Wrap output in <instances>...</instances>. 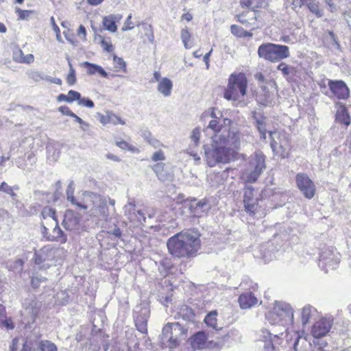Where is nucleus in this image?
<instances>
[{
    "mask_svg": "<svg viewBox=\"0 0 351 351\" xmlns=\"http://www.w3.org/2000/svg\"><path fill=\"white\" fill-rule=\"evenodd\" d=\"M243 29H244L243 27L237 25H232L230 27L231 33L233 35L240 38H241V34L243 33Z\"/></svg>",
    "mask_w": 351,
    "mask_h": 351,
    "instance_id": "obj_53",
    "label": "nucleus"
},
{
    "mask_svg": "<svg viewBox=\"0 0 351 351\" xmlns=\"http://www.w3.org/2000/svg\"><path fill=\"white\" fill-rule=\"evenodd\" d=\"M68 97L69 98L70 103L77 101L78 104L81 97V94L76 90H70L68 93Z\"/></svg>",
    "mask_w": 351,
    "mask_h": 351,
    "instance_id": "obj_49",
    "label": "nucleus"
},
{
    "mask_svg": "<svg viewBox=\"0 0 351 351\" xmlns=\"http://www.w3.org/2000/svg\"><path fill=\"white\" fill-rule=\"evenodd\" d=\"M131 19H132V14H129V16L127 17L122 28H121V30L123 32H125V31H128V30H131L134 28V26L132 25V23L131 21Z\"/></svg>",
    "mask_w": 351,
    "mask_h": 351,
    "instance_id": "obj_54",
    "label": "nucleus"
},
{
    "mask_svg": "<svg viewBox=\"0 0 351 351\" xmlns=\"http://www.w3.org/2000/svg\"><path fill=\"white\" fill-rule=\"evenodd\" d=\"M217 313L216 311H213L208 313L204 318L205 324L211 327L213 329L215 330V333L216 335V339H225L226 336H229V332L226 333L223 330V328L221 326H218L217 323Z\"/></svg>",
    "mask_w": 351,
    "mask_h": 351,
    "instance_id": "obj_20",
    "label": "nucleus"
},
{
    "mask_svg": "<svg viewBox=\"0 0 351 351\" xmlns=\"http://www.w3.org/2000/svg\"><path fill=\"white\" fill-rule=\"evenodd\" d=\"M113 63L114 67L117 69V71L122 70L125 71L126 70V63L123 60V58L114 55L113 56Z\"/></svg>",
    "mask_w": 351,
    "mask_h": 351,
    "instance_id": "obj_43",
    "label": "nucleus"
},
{
    "mask_svg": "<svg viewBox=\"0 0 351 351\" xmlns=\"http://www.w3.org/2000/svg\"><path fill=\"white\" fill-rule=\"evenodd\" d=\"M24 308L23 322L26 326H30L36 321L42 306V302L36 299L34 294L28 293L22 302Z\"/></svg>",
    "mask_w": 351,
    "mask_h": 351,
    "instance_id": "obj_7",
    "label": "nucleus"
},
{
    "mask_svg": "<svg viewBox=\"0 0 351 351\" xmlns=\"http://www.w3.org/2000/svg\"><path fill=\"white\" fill-rule=\"evenodd\" d=\"M78 104L90 108H93L95 106L93 101L88 97H81Z\"/></svg>",
    "mask_w": 351,
    "mask_h": 351,
    "instance_id": "obj_50",
    "label": "nucleus"
},
{
    "mask_svg": "<svg viewBox=\"0 0 351 351\" xmlns=\"http://www.w3.org/2000/svg\"><path fill=\"white\" fill-rule=\"evenodd\" d=\"M239 303L242 309H248L257 304L258 300L252 292L242 293L239 298Z\"/></svg>",
    "mask_w": 351,
    "mask_h": 351,
    "instance_id": "obj_27",
    "label": "nucleus"
},
{
    "mask_svg": "<svg viewBox=\"0 0 351 351\" xmlns=\"http://www.w3.org/2000/svg\"><path fill=\"white\" fill-rule=\"evenodd\" d=\"M200 129L199 128H194L191 134V143H190V147H196L199 144V140H200Z\"/></svg>",
    "mask_w": 351,
    "mask_h": 351,
    "instance_id": "obj_38",
    "label": "nucleus"
},
{
    "mask_svg": "<svg viewBox=\"0 0 351 351\" xmlns=\"http://www.w3.org/2000/svg\"><path fill=\"white\" fill-rule=\"evenodd\" d=\"M247 80L243 73H232L228 79V84L225 90L223 97L227 100L237 101L241 96L246 95Z\"/></svg>",
    "mask_w": 351,
    "mask_h": 351,
    "instance_id": "obj_5",
    "label": "nucleus"
},
{
    "mask_svg": "<svg viewBox=\"0 0 351 351\" xmlns=\"http://www.w3.org/2000/svg\"><path fill=\"white\" fill-rule=\"evenodd\" d=\"M266 319L269 323L271 325H281V321L278 320V316L273 317L272 318L269 317V313L266 315Z\"/></svg>",
    "mask_w": 351,
    "mask_h": 351,
    "instance_id": "obj_63",
    "label": "nucleus"
},
{
    "mask_svg": "<svg viewBox=\"0 0 351 351\" xmlns=\"http://www.w3.org/2000/svg\"><path fill=\"white\" fill-rule=\"evenodd\" d=\"M275 316H278L282 326L291 324L293 322V310L289 304L276 302L274 307L269 312V318Z\"/></svg>",
    "mask_w": 351,
    "mask_h": 351,
    "instance_id": "obj_10",
    "label": "nucleus"
},
{
    "mask_svg": "<svg viewBox=\"0 0 351 351\" xmlns=\"http://www.w3.org/2000/svg\"><path fill=\"white\" fill-rule=\"evenodd\" d=\"M173 88V83L171 80L167 77H163L159 82L157 90L164 97H169L171 95Z\"/></svg>",
    "mask_w": 351,
    "mask_h": 351,
    "instance_id": "obj_32",
    "label": "nucleus"
},
{
    "mask_svg": "<svg viewBox=\"0 0 351 351\" xmlns=\"http://www.w3.org/2000/svg\"><path fill=\"white\" fill-rule=\"evenodd\" d=\"M56 226L52 230V234L47 236V240L51 242L65 243L67 241L66 234L60 228L58 221L55 223Z\"/></svg>",
    "mask_w": 351,
    "mask_h": 351,
    "instance_id": "obj_26",
    "label": "nucleus"
},
{
    "mask_svg": "<svg viewBox=\"0 0 351 351\" xmlns=\"http://www.w3.org/2000/svg\"><path fill=\"white\" fill-rule=\"evenodd\" d=\"M269 0H252L253 4V12L251 13L252 19L256 21L257 19V11H256L255 8H265L269 5Z\"/></svg>",
    "mask_w": 351,
    "mask_h": 351,
    "instance_id": "obj_35",
    "label": "nucleus"
},
{
    "mask_svg": "<svg viewBox=\"0 0 351 351\" xmlns=\"http://www.w3.org/2000/svg\"><path fill=\"white\" fill-rule=\"evenodd\" d=\"M328 86L331 92L339 99H346L350 96V90L346 84L342 80L328 81Z\"/></svg>",
    "mask_w": 351,
    "mask_h": 351,
    "instance_id": "obj_17",
    "label": "nucleus"
},
{
    "mask_svg": "<svg viewBox=\"0 0 351 351\" xmlns=\"http://www.w3.org/2000/svg\"><path fill=\"white\" fill-rule=\"evenodd\" d=\"M208 337L204 331H199L191 338V344L193 349H203L206 347Z\"/></svg>",
    "mask_w": 351,
    "mask_h": 351,
    "instance_id": "obj_28",
    "label": "nucleus"
},
{
    "mask_svg": "<svg viewBox=\"0 0 351 351\" xmlns=\"http://www.w3.org/2000/svg\"><path fill=\"white\" fill-rule=\"evenodd\" d=\"M270 243H268L267 245H263L261 247V252L263 253V258L265 260H269L272 258V254L271 253H267L265 252L267 246L269 247Z\"/></svg>",
    "mask_w": 351,
    "mask_h": 351,
    "instance_id": "obj_58",
    "label": "nucleus"
},
{
    "mask_svg": "<svg viewBox=\"0 0 351 351\" xmlns=\"http://www.w3.org/2000/svg\"><path fill=\"white\" fill-rule=\"evenodd\" d=\"M15 12L18 14L19 19L23 21H29L32 15L36 14L34 10H23L19 8H16Z\"/></svg>",
    "mask_w": 351,
    "mask_h": 351,
    "instance_id": "obj_41",
    "label": "nucleus"
},
{
    "mask_svg": "<svg viewBox=\"0 0 351 351\" xmlns=\"http://www.w3.org/2000/svg\"><path fill=\"white\" fill-rule=\"evenodd\" d=\"M257 198L254 197V189L252 186H246L243 193V204L246 202H255Z\"/></svg>",
    "mask_w": 351,
    "mask_h": 351,
    "instance_id": "obj_37",
    "label": "nucleus"
},
{
    "mask_svg": "<svg viewBox=\"0 0 351 351\" xmlns=\"http://www.w3.org/2000/svg\"><path fill=\"white\" fill-rule=\"evenodd\" d=\"M124 212L130 222L136 225H144L146 222L145 213L143 210L136 209V206L131 202L124 206Z\"/></svg>",
    "mask_w": 351,
    "mask_h": 351,
    "instance_id": "obj_14",
    "label": "nucleus"
},
{
    "mask_svg": "<svg viewBox=\"0 0 351 351\" xmlns=\"http://www.w3.org/2000/svg\"><path fill=\"white\" fill-rule=\"evenodd\" d=\"M108 234L115 236L117 238H120L122 235L121 230L115 226L112 229L110 230Z\"/></svg>",
    "mask_w": 351,
    "mask_h": 351,
    "instance_id": "obj_61",
    "label": "nucleus"
},
{
    "mask_svg": "<svg viewBox=\"0 0 351 351\" xmlns=\"http://www.w3.org/2000/svg\"><path fill=\"white\" fill-rule=\"evenodd\" d=\"M143 27L145 31V36L147 37V39L152 43H154V32L152 29V25L149 24H143Z\"/></svg>",
    "mask_w": 351,
    "mask_h": 351,
    "instance_id": "obj_48",
    "label": "nucleus"
},
{
    "mask_svg": "<svg viewBox=\"0 0 351 351\" xmlns=\"http://www.w3.org/2000/svg\"><path fill=\"white\" fill-rule=\"evenodd\" d=\"M42 215L44 219H46L47 217H50L55 223L56 221H58L56 217V210L54 208L49 207L44 208L42 211Z\"/></svg>",
    "mask_w": 351,
    "mask_h": 351,
    "instance_id": "obj_42",
    "label": "nucleus"
},
{
    "mask_svg": "<svg viewBox=\"0 0 351 351\" xmlns=\"http://www.w3.org/2000/svg\"><path fill=\"white\" fill-rule=\"evenodd\" d=\"M42 334L39 329L34 328L31 332L25 337L23 347L28 351H35L39 348L41 342Z\"/></svg>",
    "mask_w": 351,
    "mask_h": 351,
    "instance_id": "obj_18",
    "label": "nucleus"
},
{
    "mask_svg": "<svg viewBox=\"0 0 351 351\" xmlns=\"http://www.w3.org/2000/svg\"><path fill=\"white\" fill-rule=\"evenodd\" d=\"M1 324L8 330H12L14 328V325L10 318H4L3 320H0Z\"/></svg>",
    "mask_w": 351,
    "mask_h": 351,
    "instance_id": "obj_57",
    "label": "nucleus"
},
{
    "mask_svg": "<svg viewBox=\"0 0 351 351\" xmlns=\"http://www.w3.org/2000/svg\"><path fill=\"white\" fill-rule=\"evenodd\" d=\"M191 34L186 28L182 29L181 31V39L186 49H190L191 45L189 44Z\"/></svg>",
    "mask_w": 351,
    "mask_h": 351,
    "instance_id": "obj_45",
    "label": "nucleus"
},
{
    "mask_svg": "<svg viewBox=\"0 0 351 351\" xmlns=\"http://www.w3.org/2000/svg\"><path fill=\"white\" fill-rule=\"evenodd\" d=\"M277 69L280 71L284 76H287L295 71L294 67L288 66L285 62L280 63L277 66Z\"/></svg>",
    "mask_w": 351,
    "mask_h": 351,
    "instance_id": "obj_44",
    "label": "nucleus"
},
{
    "mask_svg": "<svg viewBox=\"0 0 351 351\" xmlns=\"http://www.w3.org/2000/svg\"><path fill=\"white\" fill-rule=\"evenodd\" d=\"M304 5H306L309 11L314 14L317 18H320L323 16V13L319 9V2L315 0H309Z\"/></svg>",
    "mask_w": 351,
    "mask_h": 351,
    "instance_id": "obj_34",
    "label": "nucleus"
},
{
    "mask_svg": "<svg viewBox=\"0 0 351 351\" xmlns=\"http://www.w3.org/2000/svg\"><path fill=\"white\" fill-rule=\"evenodd\" d=\"M313 311H315V308L309 304L304 306L301 313V319L303 325L309 322Z\"/></svg>",
    "mask_w": 351,
    "mask_h": 351,
    "instance_id": "obj_33",
    "label": "nucleus"
},
{
    "mask_svg": "<svg viewBox=\"0 0 351 351\" xmlns=\"http://www.w3.org/2000/svg\"><path fill=\"white\" fill-rule=\"evenodd\" d=\"M29 77L33 79L34 81L38 82L45 79L43 74L37 71H32L29 73Z\"/></svg>",
    "mask_w": 351,
    "mask_h": 351,
    "instance_id": "obj_56",
    "label": "nucleus"
},
{
    "mask_svg": "<svg viewBox=\"0 0 351 351\" xmlns=\"http://www.w3.org/2000/svg\"><path fill=\"white\" fill-rule=\"evenodd\" d=\"M279 334H272L269 330L264 328L260 331L257 340L259 347L263 348V351H280L279 346L282 343V338Z\"/></svg>",
    "mask_w": 351,
    "mask_h": 351,
    "instance_id": "obj_8",
    "label": "nucleus"
},
{
    "mask_svg": "<svg viewBox=\"0 0 351 351\" xmlns=\"http://www.w3.org/2000/svg\"><path fill=\"white\" fill-rule=\"evenodd\" d=\"M199 237L200 234L197 229H189L175 234L167 241L169 253L180 259L196 257L201 249Z\"/></svg>",
    "mask_w": 351,
    "mask_h": 351,
    "instance_id": "obj_1",
    "label": "nucleus"
},
{
    "mask_svg": "<svg viewBox=\"0 0 351 351\" xmlns=\"http://www.w3.org/2000/svg\"><path fill=\"white\" fill-rule=\"evenodd\" d=\"M59 112H60L62 114L67 115L69 117H73L74 112H73L71 109L66 106H62L58 108Z\"/></svg>",
    "mask_w": 351,
    "mask_h": 351,
    "instance_id": "obj_59",
    "label": "nucleus"
},
{
    "mask_svg": "<svg viewBox=\"0 0 351 351\" xmlns=\"http://www.w3.org/2000/svg\"><path fill=\"white\" fill-rule=\"evenodd\" d=\"M47 281L46 277L42 276L40 274L36 273L33 275L31 279V285L34 289L38 288L42 284Z\"/></svg>",
    "mask_w": 351,
    "mask_h": 351,
    "instance_id": "obj_40",
    "label": "nucleus"
},
{
    "mask_svg": "<svg viewBox=\"0 0 351 351\" xmlns=\"http://www.w3.org/2000/svg\"><path fill=\"white\" fill-rule=\"evenodd\" d=\"M55 252L49 246L46 245L34 254V263L43 268H48L54 264Z\"/></svg>",
    "mask_w": 351,
    "mask_h": 351,
    "instance_id": "obj_12",
    "label": "nucleus"
},
{
    "mask_svg": "<svg viewBox=\"0 0 351 351\" xmlns=\"http://www.w3.org/2000/svg\"><path fill=\"white\" fill-rule=\"evenodd\" d=\"M252 170L247 176V181L250 183L255 182L258 177L265 169V156L261 154H256L250 163Z\"/></svg>",
    "mask_w": 351,
    "mask_h": 351,
    "instance_id": "obj_13",
    "label": "nucleus"
},
{
    "mask_svg": "<svg viewBox=\"0 0 351 351\" xmlns=\"http://www.w3.org/2000/svg\"><path fill=\"white\" fill-rule=\"evenodd\" d=\"M165 163L158 162L154 165L152 167L153 171L155 172L156 176L160 180H162L164 177L163 171L165 167Z\"/></svg>",
    "mask_w": 351,
    "mask_h": 351,
    "instance_id": "obj_46",
    "label": "nucleus"
},
{
    "mask_svg": "<svg viewBox=\"0 0 351 351\" xmlns=\"http://www.w3.org/2000/svg\"><path fill=\"white\" fill-rule=\"evenodd\" d=\"M286 344L285 345L287 351H306L305 347L308 345L306 339L302 338L298 333L289 336L286 335Z\"/></svg>",
    "mask_w": 351,
    "mask_h": 351,
    "instance_id": "obj_15",
    "label": "nucleus"
},
{
    "mask_svg": "<svg viewBox=\"0 0 351 351\" xmlns=\"http://www.w3.org/2000/svg\"><path fill=\"white\" fill-rule=\"evenodd\" d=\"M19 189L20 187L17 184L11 186L5 182H3L0 184V192L9 195L11 197L12 204L16 207L21 204V201L19 199V196L15 193V191H19Z\"/></svg>",
    "mask_w": 351,
    "mask_h": 351,
    "instance_id": "obj_24",
    "label": "nucleus"
},
{
    "mask_svg": "<svg viewBox=\"0 0 351 351\" xmlns=\"http://www.w3.org/2000/svg\"><path fill=\"white\" fill-rule=\"evenodd\" d=\"M335 120L348 126L350 124V116L347 108L341 104L335 114Z\"/></svg>",
    "mask_w": 351,
    "mask_h": 351,
    "instance_id": "obj_31",
    "label": "nucleus"
},
{
    "mask_svg": "<svg viewBox=\"0 0 351 351\" xmlns=\"http://www.w3.org/2000/svg\"><path fill=\"white\" fill-rule=\"evenodd\" d=\"M116 145L122 149L134 152L135 147L125 141H116Z\"/></svg>",
    "mask_w": 351,
    "mask_h": 351,
    "instance_id": "obj_51",
    "label": "nucleus"
},
{
    "mask_svg": "<svg viewBox=\"0 0 351 351\" xmlns=\"http://www.w3.org/2000/svg\"><path fill=\"white\" fill-rule=\"evenodd\" d=\"M24 262L22 259L18 258L14 261V269L20 271L23 269Z\"/></svg>",
    "mask_w": 351,
    "mask_h": 351,
    "instance_id": "obj_62",
    "label": "nucleus"
},
{
    "mask_svg": "<svg viewBox=\"0 0 351 351\" xmlns=\"http://www.w3.org/2000/svg\"><path fill=\"white\" fill-rule=\"evenodd\" d=\"M149 317V310L146 308H142L139 314L135 318V326L136 329L142 334L147 332V322Z\"/></svg>",
    "mask_w": 351,
    "mask_h": 351,
    "instance_id": "obj_22",
    "label": "nucleus"
},
{
    "mask_svg": "<svg viewBox=\"0 0 351 351\" xmlns=\"http://www.w3.org/2000/svg\"><path fill=\"white\" fill-rule=\"evenodd\" d=\"M66 82L70 86H73L76 83V75L75 69H72L71 72H69V74L66 77Z\"/></svg>",
    "mask_w": 351,
    "mask_h": 351,
    "instance_id": "obj_55",
    "label": "nucleus"
},
{
    "mask_svg": "<svg viewBox=\"0 0 351 351\" xmlns=\"http://www.w3.org/2000/svg\"><path fill=\"white\" fill-rule=\"evenodd\" d=\"M339 254L333 247H326L319 254V267L328 273L329 270L336 269L339 263Z\"/></svg>",
    "mask_w": 351,
    "mask_h": 351,
    "instance_id": "obj_9",
    "label": "nucleus"
},
{
    "mask_svg": "<svg viewBox=\"0 0 351 351\" xmlns=\"http://www.w3.org/2000/svg\"><path fill=\"white\" fill-rule=\"evenodd\" d=\"M328 6V10L331 12H335L337 11V7L333 3L332 0H322Z\"/></svg>",
    "mask_w": 351,
    "mask_h": 351,
    "instance_id": "obj_64",
    "label": "nucleus"
},
{
    "mask_svg": "<svg viewBox=\"0 0 351 351\" xmlns=\"http://www.w3.org/2000/svg\"><path fill=\"white\" fill-rule=\"evenodd\" d=\"M101 39V45L103 47V49L107 52H111L113 50L112 45L108 42L106 39L103 38L101 36H99Z\"/></svg>",
    "mask_w": 351,
    "mask_h": 351,
    "instance_id": "obj_52",
    "label": "nucleus"
},
{
    "mask_svg": "<svg viewBox=\"0 0 351 351\" xmlns=\"http://www.w3.org/2000/svg\"><path fill=\"white\" fill-rule=\"evenodd\" d=\"M331 322L326 318H322L315 323L312 328L311 334L315 339L324 337L331 328Z\"/></svg>",
    "mask_w": 351,
    "mask_h": 351,
    "instance_id": "obj_19",
    "label": "nucleus"
},
{
    "mask_svg": "<svg viewBox=\"0 0 351 351\" xmlns=\"http://www.w3.org/2000/svg\"><path fill=\"white\" fill-rule=\"evenodd\" d=\"M258 55L261 58L276 62L289 57L290 53L287 45L268 43L258 47Z\"/></svg>",
    "mask_w": 351,
    "mask_h": 351,
    "instance_id": "obj_6",
    "label": "nucleus"
},
{
    "mask_svg": "<svg viewBox=\"0 0 351 351\" xmlns=\"http://www.w3.org/2000/svg\"><path fill=\"white\" fill-rule=\"evenodd\" d=\"M233 148L238 149L239 147H236L230 143L212 139L210 143H206L203 146L204 158L207 165L213 167L219 163L230 162L234 157Z\"/></svg>",
    "mask_w": 351,
    "mask_h": 351,
    "instance_id": "obj_3",
    "label": "nucleus"
},
{
    "mask_svg": "<svg viewBox=\"0 0 351 351\" xmlns=\"http://www.w3.org/2000/svg\"><path fill=\"white\" fill-rule=\"evenodd\" d=\"M175 318L182 323L186 322L185 324L189 326V323L194 322L195 314L191 308L186 305H183L175 315Z\"/></svg>",
    "mask_w": 351,
    "mask_h": 351,
    "instance_id": "obj_23",
    "label": "nucleus"
},
{
    "mask_svg": "<svg viewBox=\"0 0 351 351\" xmlns=\"http://www.w3.org/2000/svg\"><path fill=\"white\" fill-rule=\"evenodd\" d=\"M244 210L249 214V215L254 217L258 211V200L255 202H250L244 203Z\"/></svg>",
    "mask_w": 351,
    "mask_h": 351,
    "instance_id": "obj_39",
    "label": "nucleus"
},
{
    "mask_svg": "<svg viewBox=\"0 0 351 351\" xmlns=\"http://www.w3.org/2000/svg\"><path fill=\"white\" fill-rule=\"evenodd\" d=\"M122 18L121 14H110L103 18L102 23L105 29L110 32H116L117 30V22Z\"/></svg>",
    "mask_w": 351,
    "mask_h": 351,
    "instance_id": "obj_29",
    "label": "nucleus"
},
{
    "mask_svg": "<svg viewBox=\"0 0 351 351\" xmlns=\"http://www.w3.org/2000/svg\"><path fill=\"white\" fill-rule=\"evenodd\" d=\"M82 217L77 213L67 209L64 215L62 225L67 230H77L79 229Z\"/></svg>",
    "mask_w": 351,
    "mask_h": 351,
    "instance_id": "obj_16",
    "label": "nucleus"
},
{
    "mask_svg": "<svg viewBox=\"0 0 351 351\" xmlns=\"http://www.w3.org/2000/svg\"><path fill=\"white\" fill-rule=\"evenodd\" d=\"M295 183L298 188L306 199H311L314 197L315 186L307 174L298 173L295 176Z\"/></svg>",
    "mask_w": 351,
    "mask_h": 351,
    "instance_id": "obj_11",
    "label": "nucleus"
},
{
    "mask_svg": "<svg viewBox=\"0 0 351 351\" xmlns=\"http://www.w3.org/2000/svg\"><path fill=\"white\" fill-rule=\"evenodd\" d=\"M249 14H250V12H243L241 14L237 15V21L243 25H247L250 23L249 20H252V16L249 19L246 18Z\"/></svg>",
    "mask_w": 351,
    "mask_h": 351,
    "instance_id": "obj_47",
    "label": "nucleus"
},
{
    "mask_svg": "<svg viewBox=\"0 0 351 351\" xmlns=\"http://www.w3.org/2000/svg\"><path fill=\"white\" fill-rule=\"evenodd\" d=\"M75 192V182L73 180H70L66 190V199L70 202L73 205H75L80 208L86 210L88 208V206L86 204V201L84 199L82 202H77L76 198L74 196Z\"/></svg>",
    "mask_w": 351,
    "mask_h": 351,
    "instance_id": "obj_25",
    "label": "nucleus"
},
{
    "mask_svg": "<svg viewBox=\"0 0 351 351\" xmlns=\"http://www.w3.org/2000/svg\"><path fill=\"white\" fill-rule=\"evenodd\" d=\"M38 351H58L57 346L49 340H43L39 344Z\"/></svg>",
    "mask_w": 351,
    "mask_h": 351,
    "instance_id": "obj_36",
    "label": "nucleus"
},
{
    "mask_svg": "<svg viewBox=\"0 0 351 351\" xmlns=\"http://www.w3.org/2000/svg\"><path fill=\"white\" fill-rule=\"evenodd\" d=\"M213 119L204 130L206 135H210L215 141L219 140L222 143L234 145L236 147L240 146V136L237 131L231 130L232 120L228 118H218L215 113H211Z\"/></svg>",
    "mask_w": 351,
    "mask_h": 351,
    "instance_id": "obj_2",
    "label": "nucleus"
},
{
    "mask_svg": "<svg viewBox=\"0 0 351 351\" xmlns=\"http://www.w3.org/2000/svg\"><path fill=\"white\" fill-rule=\"evenodd\" d=\"M189 326L178 321L174 323H167L162 328V339L166 341L170 349L177 348L182 340L187 337Z\"/></svg>",
    "mask_w": 351,
    "mask_h": 351,
    "instance_id": "obj_4",
    "label": "nucleus"
},
{
    "mask_svg": "<svg viewBox=\"0 0 351 351\" xmlns=\"http://www.w3.org/2000/svg\"><path fill=\"white\" fill-rule=\"evenodd\" d=\"M152 160L158 161V160H164L165 157L164 156V153L162 150L157 151L154 153L152 157Z\"/></svg>",
    "mask_w": 351,
    "mask_h": 351,
    "instance_id": "obj_60",
    "label": "nucleus"
},
{
    "mask_svg": "<svg viewBox=\"0 0 351 351\" xmlns=\"http://www.w3.org/2000/svg\"><path fill=\"white\" fill-rule=\"evenodd\" d=\"M210 208L208 201L205 198L195 203L191 202L189 206L190 213L196 217H200L203 213L208 212Z\"/></svg>",
    "mask_w": 351,
    "mask_h": 351,
    "instance_id": "obj_21",
    "label": "nucleus"
},
{
    "mask_svg": "<svg viewBox=\"0 0 351 351\" xmlns=\"http://www.w3.org/2000/svg\"><path fill=\"white\" fill-rule=\"evenodd\" d=\"M82 66L87 69V73L88 75L99 74L101 77L107 78L108 73H107L102 66L89 62L88 61L84 62Z\"/></svg>",
    "mask_w": 351,
    "mask_h": 351,
    "instance_id": "obj_30",
    "label": "nucleus"
}]
</instances>
